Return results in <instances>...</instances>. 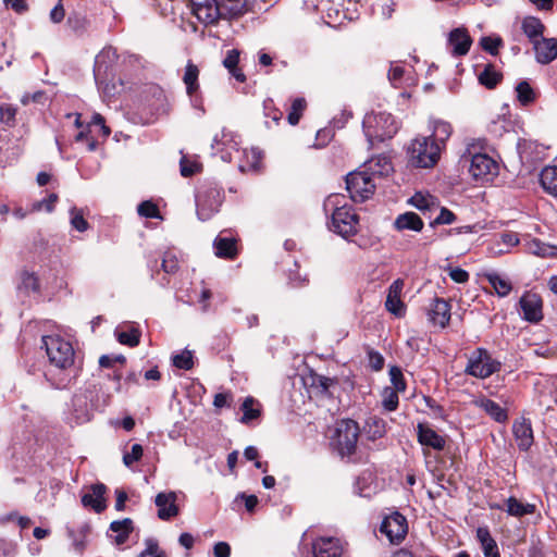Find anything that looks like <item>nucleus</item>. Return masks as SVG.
Listing matches in <instances>:
<instances>
[{
	"mask_svg": "<svg viewBox=\"0 0 557 557\" xmlns=\"http://www.w3.org/2000/svg\"><path fill=\"white\" fill-rule=\"evenodd\" d=\"M137 461H139V443L133 444L131 453H125L123 456V462L128 468H132Z\"/></svg>",
	"mask_w": 557,
	"mask_h": 557,
	"instance_id": "338daca9",
	"label": "nucleus"
},
{
	"mask_svg": "<svg viewBox=\"0 0 557 557\" xmlns=\"http://www.w3.org/2000/svg\"><path fill=\"white\" fill-rule=\"evenodd\" d=\"M141 216L148 219H158L160 222L163 221V216L159 210L158 205L151 200L141 201Z\"/></svg>",
	"mask_w": 557,
	"mask_h": 557,
	"instance_id": "13d9d810",
	"label": "nucleus"
},
{
	"mask_svg": "<svg viewBox=\"0 0 557 557\" xmlns=\"http://www.w3.org/2000/svg\"><path fill=\"white\" fill-rule=\"evenodd\" d=\"M199 72L200 71L196 64H194L191 61L187 62L183 75V82L186 85V91L188 96H193L199 89Z\"/></svg>",
	"mask_w": 557,
	"mask_h": 557,
	"instance_id": "f704fd0d",
	"label": "nucleus"
},
{
	"mask_svg": "<svg viewBox=\"0 0 557 557\" xmlns=\"http://www.w3.org/2000/svg\"><path fill=\"white\" fill-rule=\"evenodd\" d=\"M438 210L440 214L434 219V224H451L455 221L456 216L450 210L441 206Z\"/></svg>",
	"mask_w": 557,
	"mask_h": 557,
	"instance_id": "774afa93",
	"label": "nucleus"
},
{
	"mask_svg": "<svg viewBox=\"0 0 557 557\" xmlns=\"http://www.w3.org/2000/svg\"><path fill=\"white\" fill-rule=\"evenodd\" d=\"M343 545L336 537H319L312 543L314 557H341Z\"/></svg>",
	"mask_w": 557,
	"mask_h": 557,
	"instance_id": "2eb2a0df",
	"label": "nucleus"
},
{
	"mask_svg": "<svg viewBox=\"0 0 557 557\" xmlns=\"http://www.w3.org/2000/svg\"><path fill=\"white\" fill-rule=\"evenodd\" d=\"M145 544L146 548L141 552V557H169L166 552L153 539H147Z\"/></svg>",
	"mask_w": 557,
	"mask_h": 557,
	"instance_id": "6e6d98bb",
	"label": "nucleus"
},
{
	"mask_svg": "<svg viewBox=\"0 0 557 557\" xmlns=\"http://www.w3.org/2000/svg\"><path fill=\"white\" fill-rule=\"evenodd\" d=\"M67 26L76 34H83L89 24L86 15L82 12L73 11L66 20Z\"/></svg>",
	"mask_w": 557,
	"mask_h": 557,
	"instance_id": "c03bdc74",
	"label": "nucleus"
},
{
	"mask_svg": "<svg viewBox=\"0 0 557 557\" xmlns=\"http://www.w3.org/2000/svg\"><path fill=\"white\" fill-rule=\"evenodd\" d=\"M377 181L362 166L346 176V188L356 202L369 199L375 191Z\"/></svg>",
	"mask_w": 557,
	"mask_h": 557,
	"instance_id": "6e6552de",
	"label": "nucleus"
},
{
	"mask_svg": "<svg viewBox=\"0 0 557 557\" xmlns=\"http://www.w3.org/2000/svg\"><path fill=\"white\" fill-rule=\"evenodd\" d=\"M222 10L223 9L221 8L220 3L216 2V0H212L191 12L198 18V21L205 24H212L218 21Z\"/></svg>",
	"mask_w": 557,
	"mask_h": 557,
	"instance_id": "cd10ccee",
	"label": "nucleus"
},
{
	"mask_svg": "<svg viewBox=\"0 0 557 557\" xmlns=\"http://www.w3.org/2000/svg\"><path fill=\"white\" fill-rule=\"evenodd\" d=\"M323 209L326 214L331 213V230L334 233L345 238L357 233L359 218L346 203L344 195H330L323 203Z\"/></svg>",
	"mask_w": 557,
	"mask_h": 557,
	"instance_id": "f257e3e1",
	"label": "nucleus"
},
{
	"mask_svg": "<svg viewBox=\"0 0 557 557\" xmlns=\"http://www.w3.org/2000/svg\"><path fill=\"white\" fill-rule=\"evenodd\" d=\"M532 45L539 63L549 64L557 59V39L542 37Z\"/></svg>",
	"mask_w": 557,
	"mask_h": 557,
	"instance_id": "dca6fc26",
	"label": "nucleus"
},
{
	"mask_svg": "<svg viewBox=\"0 0 557 557\" xmlns=\"http://www.w3.org/2000/svg\"><path fill=\"white\" fill-rule=\"evenodd\" d=\"M535 511V506L532 504H523L515 497L507 499V512L510 516L522 517L524 515H532Z\"/></svg>",
	"mask_w": 557,
	"mask_h": 557,
	"instance_id": "ea45409f",
	"label": "nucleus"
},
{
	"mask_svg": "<svg viewBox=\"0 0 557 557\" xmlns=\"http://www.w3.org/2000/svg\"><path fill=\"white\" fill-rule=\"evenodd\" d=\"M412 164L419 168H432L440 159L441 145L432 137H417L409 148Z\"/></svg>",
	"mask_w": 557,
	"mask_h": 557,
	"instance_id": "0eeeda50",
	"label": "nucleus"
},
{
	"mask_svg": "<svg viewBox=\"0 0 557 557\" xmlns=\"http://www.w3.org/2000/svg\"><path fill=\"white\" fill-rule=\"evenodd\" d=\"M70 213L72 226L78 232H85L88 228L89 224L84 219L82 211L76 208H72Z\"/></svg>",
	"mask_w": 557,
	"mask_h": 557,
	"instance_id": "680f3d73",
	"label": "nucleus"
},
{
	"mask_svg": "<svg viewBox=\"0 0 557 557\" xmlns=\"http://www.w3.org/2000/svg\"><path fill=\"white\" fill-rule=\"evenodd\" d=\"M199 165L196 162L187 160L185 156L181 159V174L185 177L194 175L198 172Z\"/></svg>",
	"mask_w": 557,
	"mask_h": 557,
	"instance_id": "69168bd1",
	"label": "nucleus"
},
{
	"mask_svg": "<svg viewBox=\"0 0 557 557\" xmlns=\"http://www.w3.org/2000/svg\"><path fill=\"white\" fill-rule=\"evenodd\" d=\"M430 320L434 325L445 327L450 320V306L441 298H435L430 310Z\"/></svg>",
	"mask_w": 557,
	"mask_h": 557,
	"instance_id": "b1692460",
	"label": "nucleus"
},
{
	"mask_svg": "<svg viewBox=\"0 0 557 557\" xmlns=\"http://www.w3.org/2000/svg\"><path fill=\"white\" fill-rule=\"evenodd\" d=\"M255 405H258V403L252 397H247L244 400L242 405V410L244 414L240 419L243 423H248L260 416V409L258 406L255 407Z\"/></svg>",
	"mask_w": 557,
	"mask_h": 557,
	"instance_id": "de8ad7c7",
	"label": "nucleus"
},
{
	"mask_svg": "<svg viewBox=\"0 0 557 557\" xmlns=\"http://www.w3.org/2000/svg\"><path fill=\"white\" fill-rule=\"evenodd\" d=\"M409 203L422 213L434 212L440 208V201L429 193L418 191L410 199Z\"/></svg>",
	"mask_w": 557,
	"mask_h": 557,
	"instance_id": "a878e982",
	"label": "nucleus"
},
{
	"mask_svg": "<svg viewBox=\"0 0 557 557\" xmlns=\"http://www.w3.org/2000/svg\"><path fill=\"white\" fill-rule=\"evenodd\" d=\"M404 288V281L398 278L392 283L388 288L385 307L386 309L395 314L401 317L405 313L404 302L400 300V294Z\"/></svg>",
	"mask_w": 557,
	"mask_h": 557,
	"instance_id": "6ab92c4d",
	"label": "nucleus"
},
{
	"mask_svg": "<svg viewBox=\"0 0 557 557\" xmlns=\"http://www.w3.org/2000/svg\"><path fill=\"white\" fill-rule=\"evenodd\" d=\"M362 168L366 169L376 181H380L382 177L387 176L393 172L392 162L386 156L371 158L362 165Z\"/></svg>",
	"mask_w": 557,
	"mask_h": 557,
	"instance_id": "5701e85b",
	"label": "nucleus"
},
{
	"mask_svg": "<svg viewBox=\"0 0 557 557\" xmlns=\"http://www.w3.org/2000/svg\"><path fill=\"white\" fill-rule=\"evenodd\" d=\"M117 61L116 50L112 47L103 48L96 57L94 66V76L98 89L104 97L114 96L116 86L110 79L114 77V67Z\"/></svg>",
	"mask_w": 557,
	"mask_h": 557,
	"instance_id": "f03ea898",
	"label": "nucleus"
},
{
	"mask_svg": "<svg viewBox=\"0 0 557 557\" xmlns=\"http://www.w3.org/2000/svg\"><path fill=\"white\" fill-rule=\"evenodd\" d=\"M42 343L52 366L61 370L73 366L75 352L70 342L59 335H48L42 337Z\"/></svg>",
	"mask_w": 557,
	"mask_h": 557,
	"instance_id": "39448f33",
	"label": "nucleus"
},
{
	"mask_svg": "<svg viewBox=\"0 0 557 557\" xmlns=\"http://www.w3.org/2000/svg\"><path fill=\"white\" fill-rule=\"evenodd\" d=\"M173 364L183 370H189L194 366L193 352L190 350H183L181 354L173 356Z\"/></svg>",
	"mask_w": 557,
	"mask_h": 557,
	"instance_id": "4d7b16f0",
	"label": "nucleus"
},
{
	"mask_svg": "<svg viewBox=\"0 0 557 557\" xmlns=\"http://www.w3.org/2000/svg\"><path fill=\"white\" fill-rule=\"evenodd\" d=\"M485 277L500 297L507 296L512 289L511 283L496 272L487 273Z\"/></svg>",
	"mask_w": 557,
	"mask_h": 557,
	"instance_id": "4c0bfd02",
	"label": "nucleus"
},
{
	"mask_svg": "<svg viewBox=\"0 0 557 557\" xmlns=\"http://www.w3.org/2000/svg\"><path fill=\"white\" fill-rule=\"evenodd\" d=\"M221 206L220 194L215 190L202 193L197 196V214L202 221L209 220Z\"/></svg>",
	"mask_w": 557,
	"mask_h": 557,
	"instance_id": "4468645a",
	"label": "nucleus"
},
{
	"mask_svg": "<svg viewBox=\"0 0 557 557\" xmlns=\"http://www.w3.org/2000/svg\"><path fill=\"white\" fill-rule=\"evenodd\" d=\"M519 244L518 235L513 232H506L500 234L499 242L496 243L497 248H493V252L497 255L506 253L510 248Z\"/></svg>",
	"mask_w": 557,
	"mask_h": 557,
	"instance_id": "37998d69",
	"label": "nucleus"
},
{
	"mask_svg": "<svg viewBox=\"0 0 557 557\" xmlns=\"http://www.w3.org/2000/svg\"><path fill=\"white\" fill-rule=\"evenodd\" d=\"M220 5L232 16L242 15L246 11V0H221Z\"/></svg>",
	"mask_w": 557,
	"mask_h": 557,
	"instance_id": "864d4df0",
	"label": "nucleus"
},
{
	"mask_svg": "<svg viewBox=\"0 0 557 557\" xmlns=\"http://www.w3.org/2000/svg\"><path fill=\"white\" fill-rule=\"evenodd\" d=\"M540 184L545 193L557 198V165H547L541 171Z\"/></svg>",
	"mask_w": 557,
	"mask_h": 557,
	"instance_id": "c85d7f7f",
	"label": "nucleus"
},
{
	"mask_svg": "<svg viewBox=\"0 0 557 557\" xmlns=\"http://www.w3.org/2000/svg\"><path fill=\"white\" fill-rule=\"evenodd\" d=\"M385 422L383 419L372 417L367 421V434L370 440L374 441L385 435Z\"/></svg>",
	"mask_w": 557,
	"mask_h": 557,
	"instance_id": "49530a36",
	"label": "nucleus"
},
{
	"mask_svg": "<svg viewBox=\"0 0 557 557\" xmlns=\"http://www.w3.org/2000/svg\"><path fill=\"white\" fill-rule=\"evenodd\" d=\"M398 393L392 387H385L382 392V406L387 411H394L398 407Z\"/></svg>",
	"mask_w": 557,
	"mask_h": 557,
	"instance_id": "09e8293b",
	"label": "nucleus"
},
{
	"mask_svg": "<svg viewBox=\"0 0 557 557\" xmlns=\"http://www.w3.org/2000/svg\"><path fill=\"white\" fill-rule=\"evenodd\" d=\"M115 336L122 345L134 347L139 343L137 330L132 324L121 325L115 330Z\"/></svg>",
	"mask_w": 557,
	"mask_h": 557,
	"instance_id": "e433bc0d",
	"label": "nucleus"
},
{
	"mask_svg": "<svg viewBox=\"0 0 557 557\" xmlns=\"http://www.w3.org/2000/svg\"><path fill=\"white\" fill-rule=\"evenodd\" d=\"M521 28L529 40L534 44V41L543 37L545 26L540 18L527 16L522 20Z\"/></svg>",
	"mask_w": 557,
	"mask_h": 557,
	"instance_id": "c756f323",
	"label": "nucleus"
},
{
	"mask_svg": "<svg viewBox=\"0 0 557 557\" xmlns=\"http://www.w3.org/2000/svg\"><path fill=\"white\" fill-rule=\"evenodd\" d=\"M520 308L523 318L532 323L539 322L543 319V301L540 295L527 292L520 298Z\"/></svg>",
	"mask_w": 557,
	"mask_h": 557,
	"instance_id": "ddd939ff",
	"label": "nucleus"
},
{
	"mask_svg": "<svg viewBox=\"0 0 557 557\" xmlns=\"http://www.w3.org/2000/svg\"><path fill=\"white\" fill-rule=\"evenodd\" d=\"M107 486L102 483H97L90 486V493H86L82 496V504L85 507L92 508L96 512H101L106 509L104 494Z\"/></svg>",
	"mask_w": 557,
	"mask_h": 557,
	"instance_id": "aec40b11",
	"label": "nucleus"
},
{
	"mask_svg": "<svg viewBox=\"0 0 557 557\" xmlns=\"http://www.w3.org/2000/svg\"><path fill=\"white\" fill-rule=\"evenodd\" d=\"M502 79V74L492 64L485 65L479 74V82L488 89L494 88Z\"/></svg>",
	"mask_w": 557,
	"mask_h": 557,
	"instance_id": "a19ab883",
	"label": "nucleus"
},
{
	"mask_svg": "<svg viewBox=\"0 0 557 557\" xmlns=\"http://www.w3.org/2000/svg\"><path fill=\"white\" fill-rule=\"evenodd\" d=\"M307 107V102L304 98H296L290 107V111L288 113L287 120L290 125H297L302 112Z\"/></svg>",
	"mask_w": 557,
	"mask_h": 557,
	"instance_id": "603ef678",
	"label": "nucleus"
},
{
	"mask_svg": "<svg viewBox=\"0 0 557 557\" xmlns=\"http://www.w3.org/2000/svg\"><path fill=\"white\" fill-rule=\"evenodd\" d=\"M450 134L451 126L449 123L444 121H436L434 122L433 134L430 137H432V139H435V141L438 144H444L445 140L450 136Z\"/></svg>",
	"mask_w": 557,
	"mask_h": 557,
	"instance_id": "8fccbe9b",
	"label": "nucleus"
},
{
	"mask_svg": "<svg viewBox=\"0 0 557 557\" xmlns=\"http://www.w3.org/2000/svg\"><path fill=\"white\" fill-rule=\"evenodd\" d=\"M472 39L463 27L453 29L448 36V45L454 55H465L468 53Z\"/></svg>",
	"mask_w": 557,
	"mask_h": 557,
	"instance_id": "a211bd4d",
	"label": "nucleus"
},
{
	"mask_svg": "<svg viewBox=\"0 0 557 557\" xmlns=\"http://www.w3.org/2000/svg\"><path fill=\"white\" fill-rule=\"evenodd\" d=\"M474 404L482 408L488 416H491L497 422H505L508 419L506 410L500 407L494 400L488 398H480L474 401Z\"/></svg>",
	"mask_w": 557,
	"mask_h": 557,
	"instance_id": "2f4dec72",
	"label": "nucleus"
},
{
	"mask_svg": "<svg viewBox=\"0 0 557 557\" xmlns=\"http://www.w3.org/2000/svg\"><path fill=\"white\" fill-rule=\"evenodd\" d=\"M500 368V361L492 358L486 349L476 348L468 357L465 373L476 379H486L498 372Z\"/></svg>",
	"mask_w": 557,
	"mask_h": 557,
	"instance_id": "1a4fd4ad",
	"label": "nucleus"
},
{
	"mask_svg": "<svg viewBox=\"0 0 557 557\" xmlns=\"http://www.w3.org/2000/svg\"><path fill=\"white\" fill-rule=\"evenodd\" d=\"M469 173L475 181L490 182L498 174V164L486 153L471 157Z\"/></svg>",
	"mask_w": 557,
	"mask_h": 557,
	"instance_id": "9d476101",
	"label": "nucleus"
},
{
	"mask_svg": "<svg viewBox=\"0 0 557 557\" xmlns=\"http://www.w3.org/2000/svg\"><path fill=\"white\" fill-rule=\"evenodd\" d=\"M476 537L482 545L485 557H499L497 544L486 528H479L476 530Z\"/></svg>",
	"mask_w": 557,
	"mask_h": 557,
	"instance_id": "72a5a7b5",
	"label": "nucleus"
},
{
	"mask_svg": "<svg viewBox=\"0 0 557 557\" xmlns=\"http://www.w3.org/2000/svg\"><path fill=\"white\" fill-rule=\"evenodd\" d=\"M516 92L519 102L523 106L530 104L535 99L534 91L528 82H520L516 87Z\"/></svg>",
	"mask_w": 557,
	"mask_h": 557,
	"instance_id": "3c124183",
	"label": "nucleus"
},
{
	"mask_svg": "<svg viewBox=\"0 0 557 557\" xmlns=\"http://www.w3.org/2000/svg\"><path fill=\"white\" fill-rule=\"evenodd\" d=\"M90 532V525L88 523L82 524L77 531L67 528V535L73 541V546L76 550L82 552L85 547L86 537Z\"/></svg>",
	"mask_w": 557,
	"mask_h": 557,
	"instance_id": "79ce46f5",
	"label": "nucleus"
},
{
	"mask_svg": "<svg viewBox=\"0 0 557 557\" xmlns=\"http://www.w3.org/2000/svg\"><path fill=\"white\" fill-rule=\"evenodd\" d=\"M238 144L237 136L233 132L223 128L219 134L214 135L212 149L221 154V159L224 162H231V150H237Z\"/></svg>",
	"mask_w": 557,
	"mask_h": 557,
	"instance_id": "f8f14e48",
	"label": "nucleus"
},
{
	"mask_svg": "<svg viewBox=\"0 0 557 557\" xmlns=\"http://www.w3.org/2000/svg\"><path fill=\"white\" fill-rule=\"evenodd\" d=\"M239 61V52L236 49H232L227 52L223 64L228 70L231 75L236 78V81L244 83L246 81L245 74L237 67Z\"/></svg>",
	"mask_w": 557,
	"mask_h": 557,
	"instance_id": "58836bf2",
	"label": "nucleus"
},
{
	"mask_svg": "<svg viewBox=\"0 0 557 557\" xmlns=\"http://www.w3.org/2000/svg\"><path fill=\"white\" fill-rule=\"evenodd\" d=\"M394 225L398 231L411 230L420 232L423 228V221L414 212H406L396 218Z\"/></svg>",
	"mask_w": 557,
	"mask_h": 557,
	"instance_id": "7c9ffc66",
	"label": "nucleus"
},
{
	"mask_svg": "<svg viewBox=\"0 0 557 557\" xmlns=\"http://www.w3.org/2000/svg\"><path fill=\"white\" fill-rule=\"evenodd\" d=\"M529 249L532 253L540 257H553L556 255L555 247L546 245L537 239L530 243Z\"/></svg>",
	"mask_w": 557,
	"mask_h": 557,
	"instance_id": "5fc2aeb1",
	"label": "nucleus"
},
{
	"mask_svg": "<svg viewBox=\"0 0 557 557\" xmlns=\"http://www.w3.org/2000/svg\"><path fill=\"white\" fill-rule=\"evenodd\" d=\"M418 430V441L422 446L431 447L435 450H443L446 444L445 438L440 435L436 431L430 428L426 424L419 423L417 426Z\"/></svg>",
	"mask_w": 557,
	"mask_h": 557,
	"instance_id": "412c9836",
	"label": "nucleus"
},
{
	"mask_svg": "<svg viewBox=\"0 0 557 557\" xmlns=\"http://www.w3.org/2000/svg\"><path fill=\"white\" fill-rule=\"evenodd\" d=\"M380 531L384 533L392 543H399L407 534V520L399 512H394L384 518Z\"/></svg>",
	"mask_w": 557,
	"mask_h": 557,
	"instance_id": "9b49d317",
	"label": "nucleus"
},
{
	"mask_svg": "<svg viewBox=\"0 0 557 557\" xmlns=\"http://www.w3.org/2000/svg\"><path fill=\"white\" fill-rule=\"evenodd\" d=\"M213 246L219 258L233 259L237 255L236 242L233 238L219 236Z\"/></svg>",
	"mask_w": 557,
	"mask_h": 557,
	"instance_id": "473e14b6",
	"label": "nucleus"
},
{
	"mask_svg": "<svg viewBox=\"0 0 557 557\" xmlns=\"http://www.w3.org/2000/svg\"><path fill=\"white\" fill-rule=\"evenodd\" d=\"M359 432L356 421L343 419L335 425L332 444L342 456H350L356 451Z\"/></svg>",
	"mask_w": 557,
	"mask_h": 557,
	"instance_id": "423d86ee",
	"label": "nucleus"
},
{
	"mask_svg": "<svg viewBox=\"0 0 557 557\" xmlns=\"http://www.w3.org/2000/svg\"><path fill=\"white\" fill-rule=\"evenodd\" d=\"M110 530L116 535L113 537L117 545H122L126 542L129 533L133 530V521L131 519H123L120 521H113L110 524Z\"/></svg>",
	"mask_w": 557,
	"mask_h": 557,
	"instance_id": "c9c22d12",
	"label": "nucleus"
},
{
	"mask_svg": "<svg viewBox=\"0 0 557 557\" xmlns=\"http://www.w3.org/2000/svg\"><path fill=\"white\" fill-rule=\"evenodd\" d=\"M16 108L11 104H1L0 106V122L8 125L13 126L15 123Z\"/></svg>",
	"mask_w": 557,
	"mask_h": 557,
	"instance_id": "052dcab7",
	"label": "nucleus"
},
{
	"mask_svg": "<svg viewBox=\"0 0 557 557\" xmlns=\"http://www.w3.org/2000/svg\"><path fill=\"white\" fill-rule=\"evenodd\" d=\"M169 107L168 97L159 85H145L141 89V116L145 114V123H152L168 114Z\"/></svg>",
	"mask_w": 557,
	"mask_h": 557,
	"instance_id": "20e7f679",
	"label": "nucleus"
},
{
	"mask_svg": "<svg viewBox=\"0 0 557 557\" xmlns=\"http://www.w3.org/2000/svg\"><path fill=\"white\" fill-rule=\"evenodd\" d=\"M176 494L174 492L159 493L156 496V506L158 507V517L162 520H169L178 515L176 505Z\"/></svg>",
	"mask_w": 557,
	"mask_h": 557,
	"instance_id": "f3484780",
	"label": "nucleus"
},
{
	"mask_svg": "<svg viewBox=\"0 0 557 557\" xmlns=\"http://www.w3.org/2000/svg\"><path fill=\"white\" fill-rule=\"evenodd\" d=\"M362 126L370 145H373L375 140L382 141L392 138L398 131V123L393 115L383 111H372L366 114Z\"/></svg>",
	"mask_w": 557,
	"mask_h": 557,
	"instance_id": "7ed1b4c3",
	"label": "nucleus"
},
{
	"mask_svg": "<svg viewBox=\"0 0 557 557\" xmlns=\"http://www.w3.org/2000/svg\"><path fill=\"white\" fill-rule=\"evenodd\" d=\"M262 161V152L257 148L244 149L243 158L239 160L240 172H258Z\"/></svg>",
	"mask_w": 557,
	"mask_h": 557,
	"instance_id": "bb28decb",
	"label": "nucleus"
},
{
	"mask_svg": "<svg viewBox=\"0 0 557 557\" xmlns=\"http://www.w3.org/2000/svg\"><path fill=\"white\" fill-rule=\"evenodd\" d=\"M39 278L34 271L22 269L17 272L16 289L18 293L29 295L39 290Z\"/></svg>",
	"mask_w": 557,
	"mask_h": 557,
	"instance_id": "393cba45",
	"label": "nucleus"
},
{
	"mask_svg": "<svg viewBox=\"0 0 557 557\" xmlns=\"http://www.w3.org/2000/svg\"><path fill=\"white\" fill-rule=\"evenodd\" d=\"M389 377L393 385L391 386L392 388L399 393L406 389V382L404 380L403 372L398 367H392L389 369Z\"/></svg>",
	"mask_w": 557,
	"mask_h": 557,
	"instance_id": "bf43d9fd",
	"label": "nucleus"
},
{
	"mask_svg": "<svg viewBox=\"0 0 557 557\" xmlns=\"http://www.w3.org/2000/svg\"><path fill=\"white\" fill-rule=\"evenodd\" d=\"M480 44L485 51L490 52L493 55H496L503 41L499 37L486 36L481 38Z\"/></svg>",
	"mask_w": 557,
	"mask_h": 557,
	"instance_id": "e2e57ef3",
	"label": "nucleus"
},
{
	"mask_svg": "<svg viewBox=\"0 0 557 557\" xmlns=\"http://www.w3.org/2000/svg\"><path fill=\"white\" fill-rule=\"evenodd\" d=\"M89 133L108 137L111 134L110 128L106 125L104 117L99 113H94L90 121L87 123Z\"/></svg>",
	"mask_w": 557,
	"mask_h": 557,
	"instance_id": "a18cd8bd",
	"label": "nucleus"
},
{
	"mask_svg": "<svg viewBox=\"0 0 557 557\" xmlns=\"http://www.w3.org/2000/svg\"><path fill=\"white\" fill-rule=\"evenodd\" d=\"M58 201V195L57 194H50L46 199H42L41 201H37L33 205V211H40L42 208H45L48 212H52L55 202Z\"/></svg>",
	"mask_w": 557,
	"mask_h": 557,
	"instance_id": "0e129e2a",
	"label": "nucleus"
},
{
	"mask_svg": "<svg viewBox=\"0 0 557 557\" xmlns=\"http://www.w3.org/2000/svg\"><path fill=\"white\" fill-rule=\"evenodd\" d=\"M512 432L517 445L521 450H528L532 446L533 431L529 420L522 419L520 421H515Z\"/></svg>",
	"mask_w": 557,
	"mask_h": 557,
	"instance_id": "4be33fe9",
	"label": "nucleus"
}]
</instances>
